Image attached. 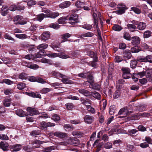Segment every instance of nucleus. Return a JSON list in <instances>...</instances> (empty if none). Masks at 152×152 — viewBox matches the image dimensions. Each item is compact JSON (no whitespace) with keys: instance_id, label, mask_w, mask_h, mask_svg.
<instances>
[{"instance_id":"f257e3e1","label":"nucleus","mask_w":152,"mask_h":152,"mask_svg":"<svg viewBox=\"0 0 152 152\" xmlns=\"http://www.w3.org/2000/svg\"><path fill=\"white\" fill-rule=\"evenodd\" d=\"M68 19L69 23L72 25L75 26L79 22L78 15L75 13L70 15Z\"/></svg>"},{"instance_id":"f03ea898","label":"nucleus","mask_w":152,"mask_h":152,"mask_svg":"<svg viewBox=\"0 0 152 152\" xmlns=\"http://www.w3.org/2000/svg\"><path fill=\"white\" fill-rule=\"evenodd\" d=\"M26 110L29 113V114L31 116H33L39 114L38 111L34 108L28 107L27 108Z\"/></svg>"},{"instance_id":"7ed1b4c3","label":"nucleus","mask_w":152,"mask_h":152,"mask_svg":"<svg viewBox=\"0 0 152 152\" xmlns=\"http://www.w3.org/2000/svg\"><path fill=\"white\" fill-rule=\"evenodd\" d=\"M84 121L88 124H91L94 121V117L91 115H86L84 118Z\"/></svg>"},{"instance_id":"20e7f679","label":"nucleus","mask_w":152,"mask_h":152,"mask_svg":"<svg viewBox=\"0 0 152 152\" xmlns=\"http://www.w3.org/2000/svg\"><path fill=\"white\" fill-rule=\"evenodd\" d=\"M50 33L48 31H44L41 35V39L44 41H45L50 38Z\"/></svg>"},{"instance_id":"39448f33","label":"nucleus","mask_w":152,"mask_h":152,"mask_svg":"<svg viewBox=\"0 0 152 152\" xmlns=\"http://www.w3.org/2000/svg\"><path fill=\"white\" fill-rule=\"evenodd\" d=\"M131 43L133 45H139L140 43V39L137 36L132 37L131 39Z\"/></svg>"},{"instance_id":"423d86ee","label":"nucleus","mask_w":152,"mask_h":152,"mask_svg":"<svg viewBox=\"0 0 152 152\" xmlns=\"http://www.w3.org/2000/svg\"><path fill=\"white\" fill-rule=\"evenodd\" d=\"M21 145L20 144H16L10 146L11 151L12 152L18 151L20 150Z\"/></svg>"},{"instance_id":"0eeeda50","label":"nucleus","mask_w":152,"mask_h":152,"mask_svg":"<svg viewBox=\"0 0 152 152\" xmlns=\"http://www.w3.org/2000/svg\"><path fill=\"white\" fill-rule=\"evenodd\" d=\"M69 141L71 144L75 146L79 145L80 144V141L77 138L75 137L70 138Z\"/></svg>"},{"instance_id":"6e6552de","label":"nucleus","mask_w":152,"mask_h":152,"mask_svg":"<svg viewBox=\"0 0 152 152\" xmlns=\"http://www.w3.org/2000/svg\"><path fill=\"white\" fill-rule=\"evenodd\" d=\"M122 55L123 57L125 59H129L131 58L132 56L131 51L128 50L124 51Z\"/></svg>"},{"instance_id":"1a4fd4ad","label":"nucleus","mask_w":152,"mask_h":152,"mask_svg":"<svg viewBox=\"0 0 152 152\" xmlns=\"http://www.w3.org/2000/svg\"><path fill=\"white\" fill-rule=\"evenodd\" d=\"M9 146L8 143L6 142L2 141L0 142V148L3 151H8Z\"/></svg>"},{"instance_id":"9d476101","label":"nucleus","mask_w":152,"mask_h":152,"mask_svg":"<svg viewBox=\"0 0 152 152\" xmlns=\"http://www.w3.org/2000/svg\"><path fill=\"white\" fill-rule=\"evenodd\" d=\"M78 91L80 94L83 95L86 97L90 96L91 95V92L86 89H80Z\"/></svg>"},{"instance_id":"9b49d317","label":"nucleus","mask_w":152,"mask_h":152,"mask_svg":"<svg viewBox=\"0 0 152 152\" xmlns=\"http://www.w3.org/2000/svg\"><path fill=\"white\" fill-rule=\"evenodd\" d=\"M71 36V34L68 33H66L61 35V37L63 40L61 41V42H63L67 41L72 42V40H68V38L70 37Z\"/></svg>"},{"instance_id":"f8f14e48","label":"nucleus","mask_w":152,"mask_h":152,"mask_svg":"<svg viewBox=\"0 0 152 152\" xmlns=\"http://www.w3.org/2000/svg\"><path fill=\"white\" fill-rule=\"evenodd\" d=\"M71 4V2L65 1L61 3L59 5V7L61 9H64L69 7Z\"/></svg>"},{"instance_id":"ddd939ff","label":"nucleus","mask_w":152,"mask_h":152,"mask_svg":"<svg viewBox=\"0 0 152 152\" xmlns=\"http://www.w3.org/2000/svg\"><path fill=\"white\" fill-rule=\"evenodd\" d=\"M27 93V95L32 97L38 98L39 99L41 98V95L38 92H28Z\"/></svg>"},{"instance_id":"4468645a","label":"nucleus","mask_w":152,"mask_h":152,"mask_svg":"<svg viewBox=\"0 0 152 152\" xmlns=\"http://www.w3.org/2000/svg\"><path fill=\"white\" fill-rule=\"evenodd\" d=\"M90 85L92 86V88L94 90L100 91L101 89V84L100 83H96L94 84L92 83V84Z\"/></svg>"},{"instance_id":"2eb2a0df","label":"nucleus","mask_w":152,"mask_h":152,"mask_svg":"<svg viewBox=\"0 0 152 152\" xmlns=\"http://www.w3.org/2000/svg\"><path fill=\"white\" fill-rule=\"evenodd\" d=\"M55 136L61 138H63L67 136V134L66 133L60 132H55Z\"/></svg>"},{"instance_id":"dca6fc26","label":"nucleus","mask_w":152,"mask_h":152,"mask_svg":"<svg viewBox=\"0 0 152 152\" xmlns=\"http://www.w3.org/2000/svg\"><path fill=\"white\" fill-rule=\"evenodd\" d=\"M80 101L81 103L86 107L87 104H91V101L89 99H86L83 98H81L80 99Z\"/></svg>"},{"instance_id":"f3484780","label":"nucleus","mask_w":152,"mask_h":152,"mask_svg":"<svg viewBox=\"0 0 152 152\" xmlns=\"http://www.w3.org/2000/svg\"><path fill=\"white\" fill-rule=\"evenodd\" d=\"M98 61V57H96L93 59L92 61H89L88 63V65L92 67H96L97 65V62Z\"/></svg>"},{"instance_id":"a211bd4d","label":"nucleus","mask_w":152,"mask_h":152,"mask_svg":"<svg viewBox=\"0 0 152 152\" xmlns=\"http://www.w3.org/2000/svg\"><path fill=\"white\" fill-rule=\"evenodd\" d=\"M90 105L86 106V110L89 113L92 114H95L96 113V110L94 107H92Z\"/></svg>"},{"instance_id":"6ab92c4d","label":"nucleus","mask_w":152,"mask_h":152,"mask_svg":"<svg viewBox=\"0 0 152 152\" xmlns=\"http://www.w3.org/2000/svg\"><path fill=\"white\" fill-rule=\"evenodd\" d=\"M52 74L53 77H56L58 79L60 78L63 77H65L64 75L61 74L59 72L55 71H53L52 72Z\"/></svg>"},{"instance_id":"aec40b11","label":"nucleus","mask_w":152,"mask_h":152,"mask_svg":"<svg viewBox=\"0 0 152 152\" xmlns=\"http://www.w3.org/2000/svg\"><path fill=\"white\" fill-rule=\"evenodd\" d=\"M146 26L145 23L143 22H139L138 25L137 26V29L140 30H142L144 29Z\"/></svg>"},{"instance_id":"412c9836","label":"nucleus","mask_w":152,"mask_h":152,"mask_svg":"<svg viewBox=\"0 0 152 152\" xmlns=\"http://www.w3.org/2000/svg\"><path fill=\"white\" fill-rule=\"evenodd\" d=\"M22 20V16L19 15H18L15 17L13 18V21L14 24L16 25H18L20 21Z\"/></svg>"},{"instance_id":"4be33fe9","label":"nucleus","mask_w":152,"mask_h":152,"mask_svg":"<svg viewBox=\"0 0 152 152\" xmlns=\"http://www.w3.org/2000/svg\"><path fill=\"white\" fill-rule=\"evenodd\" d=\"M93 19L94 20V26H95L97 28L98 27V19L97 17V15L96 13H94L93 15Z\"/></svg>"},{"instance_id":"5701e85b","label":"nucleus","mask_w":152,"mask_h":152,"mask_svg":"<svg viewBox=\"0 0 152 152\" xmlns=\"http://www.w3.org/2000/svg\"><path fill=\"white\" fill-rule=\"evenodd\" d=\"M47 18H55L59 15V13L57 12H52L50 13L47 14Z\"/></svg>"},{"instance_id":"b1692460","label":"nucleus","mask_w":152,"mask_h":152,"mask_svg":"<svg viewBox=\"0 0 152 152\" xmlns=\"http://www.w3.org/2000/svg\"><path fill=\"white\" fill-rule=\"evenodd\" d=\"M15 114L20 117H24L26 115V113L21 109H18L15 112Z\"/></svg>"},{"instance_id":"393cba45","label":"nucleus","mask_w":152,"mask_h":152,"mask_svg":"<svg viewBox=\"0 0 152 152\" xmlns=\"http://www.w3.org/2000/svg\"><path fill=\"white\" fill-rule=\"evenodd\" d=\"M129 113L128 110L125 108H123L121 109L119 111L118 114L123 115H127Z\"/></svg>"},{"instance_id":"a878e982","label":"nucleus","mask_w":152,"mask_h":152,"mask_svg":"<svg viewBox=\"0 0 152 152\" xmlns=\"http://www.w3.org/2000/svg\"><path fill=\"white\" fill-rule=\"evenodd\" d=\"M46 122L45 121H42L40 123L39 128L40 129L44 131H46L47 129Z\"/></svg>"},{"instance_id":"bb28decb","label":"nucleus","mask_w":152,"mask_h":152,"mask_svg":"<svg viewBox=\"0 0 152 152\" xmlns=\"http://www.w3.org/2000/svg\"><path fill=\"white\" fill-rule=\"evenodd\" d=\"M141 48L138 46L136 45L132 47L131 49V52L132 53H137L141 50Z\"/></svg>"},{"instance_id":"cd10ccee","label":"nucleus","mask_w":152,"mask_h":152,"mask_svg":"<svg viewBox=\"0 0 152 152\" xmlns=\"http://www.w3.org/2000/svg\"><path fill=\"white\" fill-rule=\"evenodd\" d=\"M72 135L78 138L82 137L83 135V133L78 131H73L72 132Z\"/></svg>"},{"instance_id":"c85d7f7f","label":"nucleus","mask_w":152,"mask_h":152,"mask_svg":"<svg viewBox=\"0 0 152 152\" xmlns=\"http://www.w3.org/2000/svg\"><path fill=\"white\" fill-rule=\"evenodd\" d=\"M68 16L62 17L59 18L58 20V22L59 24H62L65 23V21L68 20Z\"/></svg>"},{"instance_id":"c756f323","label":"nucleus","mask_w":152,"mask_h":152,"mask_svg":"<svg viewBox=\"0 0 152 152\" xmlns=\"http://www.w3.org/2000/svg\"><path fill=\"white\" fill-rule=\"evenodd\" d=\"M45 18H47V15L41 13L38 15L37 17V20L41 21Z\"/></svg>"},{"instance_id":"7c9ffc66","label":"nucleus","mask_w":152,"mask_h":152,"mask_svg":"<svg viewBox=\"0 0 152 152\" xmlns=\"http://www.w3.org/2000/svg\"><path fill=\"white\" fill-rule=\"evenodd\" d=\"M146 77L148 79L149 82H151L152 80V72L148 71L146 72Z\"/></svg>"},{"instance_id":"2f4dec72","label":"nucleus","mask_w":152,"mask_h":152,"mask_svg":"<svg viewBox=\"0 0 152 152\" xmlns=\"http://www.w3.org/2000/svg\"><path fill=\"white\" fill-rule=\"evenodd\" d=\"M66 109L69 110H72L75 107L74 104L72 103H68L65 104Z\"/></svg>"},{"instance_id":"473e14b6","label":"nucleus","mask_w":152,"mask_h":152,"mask_svg":"<svg viewBox=\"0 0 152 152\" xmlns=\"http://www.w3.org/2000/svg\"><path fill=\"white\" fill-rule=\"evenodd\" d=\"M116 109V106L115 105H111L110 108L109 114L110 115H113L115 113Z\"/></svg>"},{"instance_id":"72a5a7b5","label":"nucleus","mask_w":152,"mask_h":152,"mask_svg":"<svg viewBox=\"0 0 152 152\" xmlns=\"http://www.w3.org/2000/svg\"><path fill=\"white\" fill-rule=\"evenodd\" d=\"M91 95L95 98L98 99H100L101 98V95L99 93L96 92H91Z\"/></svg>"},{"instance_id":"f704fd0d","label":"nucleus","mask_w":152,"mask_h":152,"mask_svg":"<svg viewBox=\"0 0 152 152\" xmlns=\"http://www.w3.org/2000/svg\"><path fill=\"white\" fill-rule=\"evenodd\" d=\"M60 26L57 24V23H53L50 24L49 27L50 28H53L55 29H58L60 27Z\"/></svg>"},{"instance_id":"c9c22d12","label":"nucleus","mask_w":152,"mask_h":152,"mask_svg":"<svg viewBox=\"0 0 152 152\" xmlns=\"http://www.w3.org/2000/svg\"><path fill=\"white\" fill-rule=\"evenodd\" d=\"M113 30L117 31H119L123 28L122 27L119 25L115 24L112 27Z\"/></svg>"},{"instance_id":"e433bc0d","label":"nucleus","mask_w":152,"mask_h":152,"mask_svg":"<svg viewBox=\"0 0 152 152\" xmlns=\"http://www.w3.org/2000/svg\"><path fill=\"white\" fill-rule=\"evenodd\" d=\"M137 59H136V60H132L131 61L130 64V67L134 69L136 67L137 64Z\"/></svg>"},{"instance_id":"4c0bfd02","label":"nucleus","mask_w":152,"mask_h":152,"mask_svg":"<svg viewBox=\"0 0 152 152\" xmlns=\"http://www.w3.org/2000/svg\"><path fill=\"white\" fill-rule=\"evenodd\" d=\"M48 46L47 44L44 43L39 45L37 47V48L40 50H44V49L46 48Z\"/></svg>"},{"instance_id":"58836bf2","label":"nucleus","mask_w":152,"mask_h":152,"mask_svg":"<svg viewBox=\"0 0 152 152\" xmlns=\"http://www.w3.org/2000/svg\"><path fill=\"white\" fill-rule=\"evenodd\" d=\"M0 83H5L7 85H11L13 83V82L9 79H4L0 81Z\"/></svg>"},{"instance_id":"ea45409f","label":"nucleus","mask_w":152,"mask_h":152,"mask_svg":"<svg viewBox=\"0 0 152 152\" xmlns=\"http://www.w3.org/2000/svg\"><path fill=\"white\" fill-rule=\"evenodd\" d=\"M11 99H10L6 98L3 102L4 105L6 107H9L10 105Z\"/></svg>"},{"instance_id":"a19ab883","label":"nucleus","mask_w":152,"mask_h":152,"mask_svg":"<svg viewBox=\"0 0 152 152\" xmlns=\"http://www.w3.org/2000/svg\"><path fill=\"white\" fill-rule=\"evenodd\" d=\"M85 4V3L84 2H82L80 1H77L75 3V6L78 8H82L83 6Z\"/></svg>"},{"instance_id":"79ce46f5","label":"nucleus","mask_w":152,"mask_h":152,"mask_svg":"<svg viewBox=\"0 0 152 152\" xmlns=\"http://www.w3.org/2000/svg\"><path fill=\"white\" fill-rule=\"evenodd\" d=\"M86 79L88 80V82L90 83V85L93 83L94 77L91 73L90 74Z\"/></svg>"},{"instance_id":"37998d69","label":"nucleus","mask_w":152,"mask_h":152,"mask_svg":"<svg viewBox=\"0 0 152 152\" xmlns=\"http://www.w3.org/2000/svg\"><path fill=\"white\" fill-rule=\"evenodd\" d=\"M87 55L90 56L91 58L94 59L96 57H98L96 53H94V52L91 51H89L87 52Z\"/></svg>"},{"instance_id":"c03bdc74","label":"nucleus","mask_w":152,"mask_h":152,"mask_svg":"<svg viewBox=\"0 0 152 152\" xmlns=\"http://www.w3.org/2000/svg\"><path fill=\"white\" fill-rule=\"evenodd\" d=\"M26 87V84L21 82L19 83L17 85V88L20 90L23 89Z\"/></svg>"},{"instance_id":"a18cd8bd","label":"nucleus","mask_w":152,"mask_h":152,"mask_svg":"<svg viewBox=\"0 0 152 152\" xmlns=\"http://www.w3.org/2000/svg\"><path fill=\"white\" fill-rule=\"evenodd\" d=\"M52 47L54 49L57 51L59 52L62 53L64 51V50L63 49L60 48L57 45H52Z\"/></svg>"},{"instance_id":"49530a36","label":"nucleus","mask_w":152,"mask_h":152,"mask_svg":"<svg viewBox=\"0 0 152 152\" xmlns=\"http://www.w3.org/2000/svg\"><path fill=\"white\" fill-rule=\"evenodd\" d=\"M39 50V51L37 53L36 56L37 58H42L43 56L45 55V50Z\"/></svg>"},{"instance_id":"de8ad7c7","label":"nucleus","mask_w":152,"mask_h":152,"mask_svg":"<svg viewBox=\"0 0 152 152\" xmlns=\"http://www.w3.org/2000/svg\"><path fill=\"white\" fill-rule=\"evenodd\" d=\"M27 77V74L24 72L21 73L18 76L19 78L22 80L26 79Z\"/></svg>"},{"instance_id":"09e8293b","label":"nucleus","mask_w":152,"mask_h":152,"mask_svg":"<svg viewBox=\"0 0 152 152\" xmlns=\"http://www.w3.org/2000/svg\"><path fill=\"white\" fill-rule=\"evenodd\" d=\"M37 2L36 1L33 0L29 1L27 3V5L29 8H30L32 6L37 4Z\"/></svg>"},{"instance_id":"8fccbe9b","label":"nucleus","mask_w":152,"mask_h":152,"mask_svg":"<svg viewBox=\"0 0 152 152\" xmlns=\"http://www.w3.org/2000/svg\"><path fill=\"white\" fill-rule=\"evenodd\" d=\"M129 29L130 30L132 31L133 32L134 30L137 29V26L132 24H128L127 25Z\"/></svg>"},{"instance_id":"3c124183","label":"nucleus","mask_w":152,"mask_h":152,"mask_svg":"<svg viewBox=\"0 0 152 152\" xmlns=\"http://www.w3.org/2000/svg\"><path fill=\"white\" fill-rule=\"evenodd\" d=\"M131 10L133 11L135 13L139 14L141 12V10L139 8L135 7H133L131 8Z\"/></svg>"},{"instance_id":"603ef678","label":"nucleus","mask_w":152,"mask_h":152,"mask_svg":"<svg viewBox=\"0 0 152 152\" xmlns=\"http://www.w3.org/2000/svg\"><path fill=\"white\" fill-rule=\"evenodd\" d=\"M123 38L127 40H131V37L129 34L127 32H125L124 34Z\"/></svg>"},{"instance_id":"864d4df0","label":"nucleus","mask_w":152,"mask_h":152,"mask_svg":"<svg viewBox=\"0 0 152 152\" xmlns=\"http://www.w3.org/2000/svg\"><path fill=\"white\" fill-rule=\"evenodd\" d=\"M15 36L19 39H23L26 38L27 35L25 34H15Z\"/></svg>"},{"instance_id":"5fc2aeb1","label":"nucleus","mask_w":152,"mask_h":152,"mask_svg":"<svg viewBox=\"0 0 152 152\" xmlns=\"http://www.w3.org/2000/svg\"><path fill=\"white\" fill-rule=\"evenodd\" d=\"M52 119L56 122L59 121L60 120V118L57 114H54L52 116Z\"/></svg>"},{"instance_id":"6e6d98bb","label":"nucleus","mask_w":152,"mask_h":152,"mask_svg":"<svg viewBox=\"0 0 152 152\" xmlns=\"http://www.w3.org/2000/svg\"><path fill=\"white\" fill-rule=\"evenodd\" d=\"M38 25L34 23H32L29 28L30 30L31 31H34L38 27Z\"/></svg>"},{"instance_id":"4d7b16f0","label":"nucleus","mask_w":152,"mask_h":152,"mask_svg":"<svg viewBox=\"0 0 152 152\" xmlns=\"http://www.w3.org/2000/svg\"><path fill=\"white\" fill-rule=\"evenodd\" d=\"M40 134V131L39 130H33L30 132L31 135L35 137H36L37 135H39Z\"/></svg>"},{"instance_id":"13d9d810","label":"nucleus","mask_w":152,"mask_h":152,"mask_svg":"<svg viewBox=\"0 0 152 152\" xmlns=\"http://www.w3.org/2000/svg\"><path fill=\"white\" fill-rule=\"evenodd\" d=\"M151 34V32L150 31H145L143 34L144 38H147L149 37Z\"/></svg>"},{"instance_id":"bf43d9fd","label":"nucleus","mask_w":152,"mask_h":152,"mask_svg":"<svg viewBox=\"0 0 152 152\" xmlns=\"http://www.w3.org/2000/svg\"><path fill=\"white\" fill-rule=\"evenodd\" d=\"M94 35V34L91 32H87L83 34H82L81 35L82 38L87 37H91Z\"/></svg>"},{"instance_id":"052dcab7","label":"nucleus","mask_w":152,"mask_h":152,"mask_svg":"<svg viewBox=\"0 0 152 152\" xmlns=\"http://www.w3.org/2000/svg\"><path fill=\"white\" fill-rule=\"evenodd\" d=\"M131 73H123L122 77L124 79H128L131 77Z\"/></svg>"},{"instance_id":"680f3d73","label":"nucleus","mask_w":152,"mask_h":152,"mask_svg":"<svg viewBox=\"0 0 152 152\" xmlns=\"http://www.w3.org/2000/svg\"><path fill=\"white\" fill-rule=\"evenodd\" d=\"M128 8H125L124 9L119 8V10L116 11L117 14L119 15H121L125 13L126 10Z\"/></svg>"},{"instance_id":"e2e57ef3","label":"nucleus","mask_w":152,"mask_h":152,"mask_svg":"<svg viewBox=\"0 0 152 152\" xmlns=\"http://www.w3.org/2000/svg\"><path fill=\"white\" fill-rule=\"evenodd\" d=\"M138 117L137 115L129 116H128L126 118L127 120L126 121H129L130 120H133L137 119Z\"/></svg>"},{"instance_id":"0e129e2a","label":"nucleus","mask_w":152,"mask_h":152,"mask_svg":"<svg viewBox=\"0 0 152 152\" xmlns=\"http://www.w3.org/2000/svg\"><path fill=\"white\" fill-rule=\"evenodd\" d=\"M55 149V146H50L44 149V151L45 152H49L50 151Z\"/></svg>"},{"instance_id":"69168bd1","label":"nucleus","mask_w":152,"mask_h":152,"mask_svg":"<svg viewBox=\"0 0 152 152\" xmlns=\"http://www.w3.org/2000/svg\"><path fill=\"white\" fill-rule=\"evenodd\" d=\"M137 61L140 62H146L145 57L143 56H140L137 57L136 59Z\"/></svg>"},{"instance_id":"338daca9","label":"nucleus","mask_w":152,"mask_h":152,"mask_svg":"<svg viewBox=\"0 0 152 152\" xmlns=\"http://www.w3.org/2000/svg\"><path fill=\"white\" fill-rule=\"evenodd\" d=\"M146 62H149L152 63V55H148L145 57Z\"/></svg>"},{"instance_id":"774afa93","label":"nucleus","mask_w":152,"mask_h":152,"mask_svg":"<svg viewBox=\"0 0 152 152\" xmlns=\"http://www.w3.org/2000/svg\"><path fill=\"white\" fill-rule=\"evenodd\" d=\"M121 70L123 73H131L130 69L128 67H122L121 69Z\"/></svg>"}]
</instances>
